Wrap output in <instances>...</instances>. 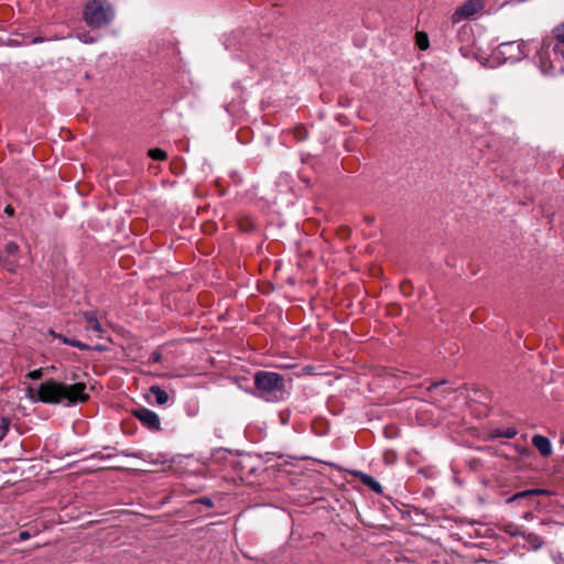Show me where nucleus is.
<instances>
[{"instance_id": "4be33fe9", "label": "nucleus", "mask_w": 564, "mask_h": 564, "mask_svg": "<svg viewBox=\"0 0 564 564\" xmlns=\"http://www.w3.org/2000/svg\"><path fill=\"white\" fill-rule=\"evenodd\" d=\"M307 137V131L304 129V128H299L296 129L295 131V138L299 140V141H303L305 140Z\"/></svg>"}, {"instance_id": "f257e3e1", "label": "nucleus", "mask_w": 564, "mask_h": 564, "mask_svg": "<svg viewBox=\"0 0 564 564\" xmlns=\"http://www.w3.org/2000/svg\"><path fill=\"white\" fill-rule=\"evenodd\" d=\"M34 399L43 403H64L66 406H70L87 401L89 394L84 382L66 384L50 379L40 384Z\"/></svg>"}, {"instance_id": "1a4fd4ad", "label": "nucleus", "mask_w": 564, "mask_h": 564, "mask_svg": "<svg viewBox=\"0 0 564 564\" xmlns=\"http://www.w3.org/2000/svg\"><path fill=\"white\" fill-rule=\"evenodd\" d=\"M544 39L553 42L554 45L564 51V22L555 25L552 29L551 34Z\"/></svg>"}, {"instance_id": "7ed1b4c3", "label": "nucleus", "mask_w": 564, "mask_h": 564, "mask_svg": "<svg viewBox=\"0 0 564 564\" xmlns=\"http://www.w3.org/2000/svg\"><path fill=\"white\" fill-rule=\"evenodd\" d=\"M257 394L268 402H278L284 399L285 379L271 371H259L254 376Z\"/></svg>"}, {"instance_id": "412c9836", "label": "nucleus", "mask_w": 564, "mask_h": 564, "mask_svg": "<svg viewBox=\"0 0 564 564\" xmlns=\"http://www.w3.org/2000/svg\"><path fill=\"white\" fill-rule=\"evenodd\" d=\"M18 250L19 246L15 242L10 241L6 245V251L11 256L15 254Z\"/></svg>"}, {"instance_id": "6e6552de", "label": "nucleus", "mask_w": 564, "mask_h": 564, "mask_svg": "<svg viewBox=\"0 0 564 564\" xmlns=\"http://www.w3.org/2000/svg\"><path fill=\"white\" fill-rule=\"evenodd\" d=\"M532 445L539 451L543 457H547L552 454L551 441L543 435H534L532 437Z\"/></svg>"}, {"instance_id": "2f4dec72", "label": "nucleus", "mask_w": 564, "mask_h": 564, "mask_svg": "<svg viewBox=\"0 0 564 564\" xmlns=\"http://www.w3.org/2000/svg\"><path fill=\"white\" fill-rule=\"evenodd\" d=\"M563 444H564V440H563Z\"/></svg>"}, {"instance_id": "6ab92c4d", "label": "nucleus", "mask_w": 564, "mask_h": 564, "mask_svg": "<svg viewBox=\"0 0 564 564\" xmlns=\"http://www.w3.org/2000/svg\"><path fill=\"white\" fill-rule=\"evenodd\" d=\"M44 370L42 368L30 371L26 376L32 380H39L43 377Z\"/></svg>"}, {"instance_id": "423d86ee", "label": "nucleus", "mask_w": 564, "mask_h": 564, "mask_svg": "<svg viewBox=\"0 0 564 564\" xmlns=\"http://www.w3.org/2000/svg\"><path fill=\"white\" fill-rule=\"evenodd\" d=\"M132 415L138 419L141 424L150 431L158 432L161 430V421L159 415L144 406L132 410Z\"/></svg>"}, {"instance_id": "a211bd4d", "label": "nucleus", "mask_w": 564, "mask_h": 564, "mask_svg": "<svg viewBox=\"0 0 564 564\" xmlns=\"http://www.w3.org/2000/svg\"><path fill=\"white\" fill-rule=\"evenodd\" d=\"M315 367L312 365H307L305 367H302L299 372H296L297 376H311L314 375Z\"/></svg>"}, {"instance_id": "ddd939ff", "label": "nucleus", "mask_w": 564, "mask_h": 564, "mask_svg": "<svg viewBox=\"0 0 564 564\" xmlns=\"http://www.w3.org/2000/svg\"><path fill=\"white\" fill-rule=\"evenodd\" d=\"M150 393L155 398V402L158 405H164L169 401L167 392L159 386H152L150 388Z\"/></svg>"}, {"instance_id": "cd10ccee", "label": "nucleus", "mask_w": 564, "mask_h": 564, "mask_svg": "<svg viewBox=\"0 0 564 564\" xmlns=\"http://www.w3.org/2000/svg\"><path fill=\"white\" fill-rule=\"evenodd\" d=\"M43 42H44V39H43V37H41V36H36V37H34V39L31 41V43H32V44H37V43H43Z\"/></svg>"}, {"instance_id": "4468645a", "label": "nucleus", "mask_w": 564, "mask_h": 564, "mask_svg": "<svg viewBox=\"0 0 564 564\" xmlns=\"http://www.w3.org/2000/svg\"><path fill=\"white\" fill-rule=\"evenodd\" d=\"M544 494V490H541V489H529V490H523V491H519L517 494H514L513 496H511L510 498L507 499V502L508 503H511L518 499H521V498H525V497H529V496H532V495H542Z\"/></svg>"}, {"instance_id": "dca6fc26", "label": "nucleus", "mask_w": 564, "mask_h": 564, "mask_svg": "<svg viewBox=\"0 0 564 564\" xmlns=\"http://www.w3.org/2000/svg\"><path fill=\"white\" fill-rule=\"evenodd\" d=\"M10 421L7 417L0 416V441L4 438L9 431Z\"/></svg>"}, {"instance_id": "20e7f679", "label": "nucleus", "mask_w": 564, "mask_h": 564, "mask_svg": "<svg viewBox=\"0 0 564 564\" xmlns=\"http://www.w3.org/2000/svg\"><path fill=\"white\" fill-rule=\"evenodd\" d=\"M83 19L93 29L107 26L115 19L113 7L101 0H90L83 11Z\"/></svg>"}, {"instance_id": "0eeeda50", "label": "nucleus", "mask_w": 564, "mask_h": 564, "mask_svg": "<svg viewBox=\"0 0 564 564\" xmlns=\"http://www.w3.org/2000/svg\"><path fill=\"white\" fill-rule=\"evenodd\" d=\"M484 0H467L465 3H463L455 10L453 14L454 22H460L465 19L471 18L473 15L481 11L484 9Z\"/></svg>"}, {"instance_id": "39448f33", "label": "nucleus", "mask_w": 564, "mask_h": 564, "mask_svg": "<svg viewBox=\"0 0 564 564\" xmlns=\"http://www.w3.org/2000/svg\"><path fill=\"white\" fill-rule=\"evenodd\" d=\"M529 44L523 41H510L498 45V54L505 62L516 63L529 54Z\"/></svg>"}, {"instance_id": "bb28decb", "label": "nucleus", "mask_w": 564, "mask_h": 564, "mask_svg": "<svg viewBox=\"0 0 564 564\" xmlns=\"http://www.w3.org/2000/svg\"><path fill=\"white\" fill-rule=\"evenodd\" d=\"M318 464H319V477L324 475V471H323V467L322 466H332L333 464H328L326 462H323V460H318Z\"/></svg>"}, {"instance_id": "b1692460", "label": "nucleus", "mask_w": 564, "mask_h": 564, "mask_svg": "<svg viewBox=\"0 0 564 564\" xmlns=\"http://www.w3.org/2000/svg\"><path fill=\"white\" fill-rule=\"evenodd\" d=\"M78 39L83 42V43H86V44H91L94 43L96 40L95 37L90 36L89 34L85 33V34H79L78 35Z\"/></svg>"}, {"instance_id": "c85d7f7f", "label": "nucleus", "mask_w": 564, "mask_h": 564, "mask_svg": "<svg viewBox=\"0 0 564 564\" xmlns=\"http://www.w3.org/2000/svg\"><path fill=\"white\" fill-rule=\"evenodd\" d=\"M152 359L155 362H159L161 360V355L159 352L152 354Z\"/></svg>"}, {"instance_id": "aec40b11", "label": "nucleus", "mask_w": 564, "mask_h": 564, "mask_svg": "<svg viewBox=\"0 0 564 564\" xmlns=\"http://www.w3.org/2000/svg\"><path fill=\"white\" fill-rule=\"evenodd\" d=\"M517 434L518 431L514 427H508L500 433V435L506 438H513Z\"/></svg>"}, {"instance_id": "9b49d317", "label": "nucleus", "mask_w": 564, "mask_h": 564, "mask_svg": "<svg viewBox=\"0 0 564 564\" xmlns=\"http://www.w3.org/2000/svg\"><path fill=\"white\" fill-rule=\"evenodd\" d=\"M359 478H360L361 482L365 486H367L368 488H370L372 491H375L377 494L382 492V486L372 476L364 474V473H359Z\"/></svg>"}, {"instance_id": "c756f323", "label": "nucleus", "mask_w": 564, "mask_h": 564, "mask_svg": "<svg viewBox=\"0 0 564 564\" xmlns=\"http://www.w3.org/2000/svg\"><path fill=\"white\" fill-rule=\"evenodd\" d=\"M443 382H434L430 386V390L436 389L438 386H441Z\"/></svg>"}, {"instance_id": "9d476101", "label": "nucleus", "mask_w": 564, "mask_h": 564, "mask_svg": "<svg viewBox=\"0 0 564 564\" xmlns=\"http://www.w3.org/2000/svg\"><path fill=\"white\" fill-rule=\"evenodd\" d=\"M84 318L86 322V327L88 330L98 334L99 337H101V334L104 333V328L101 324L99 323L96 314L94 312H85Z\"/></svg>"}, {"instance_id": "5701e85b", "label": "nucleus", "mask_w": 564, "mask_h": 564, "mask_svg": "<svg viewBox=\"0 0 564 564\" xmlns=\"http://www.w3.org/2000/svg\"><path fill=\"white\" fill-rule=\"evenodd\" d=\"M196 502L202 503V505L206 506L207 508L214 507L213 500L208 497H202V498L197 499Z\"/></svg>"}, {"instance_id": "f8f14e48", "label": "nucleus", "mask_w": 564, "mask_h": 564, "mask_svg": "<svg viewBox=\"0 0 564 564\" xmlns=\"http://www.w3.org/2000/svg\"><path fill=\"white\" fill-rule=\"evenodd\" d=\"M51 334L54 337L58 338L65 345H68V346H72V347H76V348H78L80 350H89L90 349V347L87 344L82 343V341H79L77 339L67 338V337H65V336H63L61 334H55L53 330L51 332Z\"/></svg>"}, {"instance_id": "393cba45", "label": "nucleus", "mask_w": 564, "mask_h": 564, "mask_svg": "<svg viewBox=\"0 0 564 564\" xmlns=\"http://www.w3.org/2000/svg\"><path fill=\"white\" fill-rule=\"evenodd\" d=\"M30 538H31V534H30V532H29V531H21V532L19 533V541H20V542L26 541V540H29Z\"/></svg>"}, {"instance_id": "7c9ffc66", "label": "nucleus", "mask_w": 564, "mask_h": 564, "mask_svg": "<svg viewBox=\"0 0 564 564\" xmlns=\"http://www.w3.org/2000/svg\"><path fill=\"white\" fill-rule=\"evenodd\" d=\"M6 213H8L9 215H11V214L13 213L12 207L7 206V207H6Z\"/></svg>"}, {"instance_id": "f3484780", "label": "nucleus", "mask_w": 564, "mask_h": 564, "mask_svg": "<svg viewBox=\"0 0 564 564\" xmlns=\"http://www.w3.org/2000/svg\"><path fill=\"white\" fill-rule=\"evenodd\" d=\"M417 45L421 50H425L429 46V40L425 33H417Z\"/></svg>"}, {"instance_id": "f03ea898", "label": "nucleus", "mask_w": 564, "mask_h": 564, "mask_svg": "<svg viewBox=\"0 0 564 564\" xmlns=\"http://www.w3.org/2000/svg\"><path fill=\"white\" fill-rule=\"evenodd\" d=\"M533 62L543 75L556 76L564 73V51L545 39L535 46Z\"/></svg>"}, {"instance_id": "2eb2a0df", "label": "nucleus", "mask_w": 564, "mask_h": 564, "mask_svg": "<svg viewBox=\"0 0 564 564\" xmlns=\"http://www.w3.org/2000/svg\"><path fill=\"white\" fill-rule=\"evenodd\" d=\"M149 156L156 161H163L166 159V152L162 149L155 148L149 151Z\"/></svg>"}, {"instance_id": "a878e982", "label": "nucleus", "mask_w": 564, "mask_h": 564, "mask_svg": "<svg viewBox=\"0 0 564 564\" xmlns=\"http://www.w3.org/2000/svg\"><path fill=\"white\" fill-rule=\"evenodd\" d=\"M120 454H121V455H123V456H127V457H130V456H132V457H140V454H137V453H130V452H129V451H127V449H126V451H121V452H120Z\"/></svg>"}]
</instances>
